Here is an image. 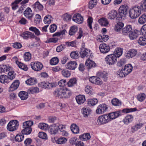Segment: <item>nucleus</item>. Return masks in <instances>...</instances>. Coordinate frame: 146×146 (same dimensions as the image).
<instances>
[{"mask_svg": "<svg viewBox=\"0 0 146 146\" xmlns=\"http://www.w3.org/2000/svg\"><path fill=\"white\" fill-rule=\"evenodd\" d=\"M72 20L78 24H81L83 21V18L80 14L77 13L74 15L72 18Z\"/></svg>", "mask_w": 146, "mask_h": 146, "instance_id": "dca6fc26", "label": "nucleus"}, {"mask_svg": "<svg viewBox=\"0 0 146 146\" xmlns=\"http://www.w3.org/2000/svg\"><path fill=\"white\" fill-rule=\"evenodd\" d=\"M137 53V51L136 49H130L126 54V56L127 58L129 59L134 57Z\"/></svg>", "mask_w": 146, "mask_h": 146, "instance_id": "6ab92c4d", "label": "nucleus"}, {"mask_svg": "<svg viewBox=\"0 0 146 146\" xmlns=\"http://www.w3.org/2000/svg\"><path fill=\"white\" fill-rule=\"evenodd\" d=\"M117 11L116 10H111L108 14V18L110 19H113L117 17Z\"/></svg>", "mask_w": 146, "mask_h": 146, "instance_id": "c756f323", "label": "nucleus"}, {"mask_svg": "<svg viewBox=\"0 0 146 146\" xmlns=\"http://www.w3.org/2000/svg\"><path fill=\"white\" fill-rule=\"evenodd\" d=\"M128 9L129 7L127 5L124 4L120 6L119 9V13L121 18L125 17L127 15Z\"/></svg>", "mask_w": 146, "mask_h": 146, "instance_id": "6e6552de", "label": "nucleus"}, {"mask_svg": "<svg viewBox=\"0 0 146 146\" xmlns=\"http://www.w3.org/2000/svg\"><path fill=\"white\" fill-rule=\"evenodd\" d=\"M142 123H139L135 124L134 125L132 126L131 129V131L132 133H134L138 130L140 129L143 126Z\"/></svg>", "mask_w": 146, "mask_h": 146, "instance_id": "c85d7f7f", "label": "nucleus"}, {"mask_svg": "<svg viewBox=\"0 0 146 146\" xmlns=\"http://www.w3.org/2000/svg\"><path fill=\"white\" fill-rule=\"evenodd\" d=\"M146 98V95L144 93H141L139 94L137 96V98L139 102L143 101Z\"/></svg>", "mask_w": 146, "mask_h": 146, "instance_id": "de8ad7c7", "label": "nucleus"}, {"mask_svg": "<svg viewBox=\"0 0 146 146\" xmlns=\"http://www.w3.org/2000/svg\"><path fill=\"white\" fill-rule=\"evenodd\" d=\"M52 21L53 18L52 16L49 15H47L44 17L43 21L45 24L49 25Z\"/></svg>", "mask_w": 146, "mask_h": 146, "instance_id": "2f4dec72", "label": "nucleus"}, {"mask_svg": "<svg viewBox=\"0 0 146 146\" xmlns=\"http://www.w3.org/2000/svg\"><path fill=\"white\" fill-rule=\"evenodd\" d=\"M117 58L113 54L107 55L105 58V61L107 64L110 65H113L117 61Z\"/></svg>", "mask_w": 146, "mask_h": 146, "instance_id": "20e7f679", "label": "nucleus"}, {"mask_svg": "<svg viewBox=\"0 0 146 146\" xmlns=\"http://www.w3.org/2000/svg\"><path fill=\"white\" fill-rule=\"evenodd\" d=\"M23 57L25 61H29L31 58V54L29 52H26L24 55Z\"/></svg>", "mask_w": 146, "mask_h": 146, "instance_id": "3c124183", "label": "nucleus"}, {"mask_svg": "<svg viewBox=\"0 0 146 146\" xmlns=\"http://www.w3.org/2000/svg\"><path fill=\"white\" fill-rule=\"evenodd\" d=\"M108 106L105 104H102L99 105L96 110V112L98 114H102L107 111Z\"/></svg>", "mask_w": 146, "mask_h": 146, "instance_id": "423d86ee", "label": "nucleus"}, {"mask_svg": "<svg viewBox=\"0 0 146 146\" xmlns=\"http://www.w3.org/2000/svg\"><path fill=\"white\" fill-rule=\"evenodd\" d=\"M125 73V72L124 71L123 68L121 70H119L117 72V74L118 76V77H123L127 75Z\"/></svg>", "mask_w": 146, "mask_h": 146, "instance_id": "e2e57ef3", "label": "nucleus"}, {"mask_svg": "<svg viewBox=\"0 0 146 146\" xmlns=\"http://www.w3.org/2000/svg\"><path fill=\"white\" fill-rule=\"evenodd\" d=\"M38 127L42 130H47L48 128V125L45 123H39L38 124Z\"/></svg>", "mask_w": 146, "mask_h": 146, "instance_id": "6e6d98bb", "label": "nucleus"}, {"mask_svg": "<svg viewBox=\"0 0 146 146\" xmlns=\"http://www.w3.org/2000/svg\"><path fill=\"white\" fill-rule=\"evenodd\" d=\"M19 125L18 122L16 120L10 121L8 124L7 128L10 131H13L16 130Z\"/></svg>", "mask_w": 146, "mask_h": 146, "instance_id": "39448f33", "label": "nucleus"}, {"mask_svg": "<svg viewBox=\"0 0 146 146\" xmlns=\"http://www.w3.org/2000/svg\"><path fill=\"white\" fill-rule=\"evenodd\" d=\"M22 0H15L11 4L12 9L13 10L16 9L18 7V4Z\"/></svg>", "mask_w": 146, "mask_h": 146, "instance_id": "49530a36", "label": "nucleus"}, {"mask_svg": "<svg viewBox=\"0 0 146 146\" xmlns=\"http://www.w3.org/2000/svg\"><path fill=\"white\" fill-rule=\"evenodd\" d=\"M99 49L101 53L106 54L108 53L110 50V46L106 44H101L99 46Z\"/></svg>", "mask_w": 146, "mask_h": 146, "instance_id": "9b49d317", "label": "nucleus"}, {"mask_svg": "<svg viewBox=\"0 0 146 146\" xmlns=\"http://www.w3.org/2000/svg\"><path fill=\"white\" fill-rule=\"evenodd\" d=\"M133 67L131 64H129L126 65L123 69L124 71H125V73L126 75H128L132 71Z\"/></svg>", "mask_w": 146, "mask_h": 146, "instance_id": "cd10ccee", "label": "nucleus"}, {"mask_svg": "<svg viewBox=\"0 0 146 146\" xmlns=\"http://www.w3.org/2000/svg\"><path fill=\"white\" fill-rule=\"evenodd\" d=\"M123 26L124 24L123 23L121 22H119L118 23L117 25L115 26V30L117 31H120Z\"/></svg>", "mask_w": 146, "mask_h": 146, "instance_id": "13d9d810", "label": "nucleus"}, {"mask_svg": "<svg viewBox=\"0 0 146 146\" xmlns=\"http://www.w3.org/2000/svg\"><path fill=\"white\" fill-rule=\"evenodd\" d=\"M98 102V100L97 99H90L88 100V104L89 106H92L95 105Z\"/></svg>", "mask_w": 146, "mask_h": 146, "instance_id": "09e8293b", "label": "nucleus"}, {"mask_svg": "<svg viewBox=\"0 0 146 146\" xmlns=\"http://www.w3.org/2000/svg\"><path fill=\"white\" fill-rule=\"evenodd\" d=\"M58 40V38H50L47 39L45 41V42L46 43H49L50 42H53L54 43H56Z\"/></svg>", "mask_w": 146, "mask_h": 146, "instance_id": "0e129e2a", "label": "nucleus"}, {"mask_svg": "<svg viewBox=\"0 0 146 146\" xmlns=\"http://www.w3.org/2000/svg\"><path fill=\"white\" fill-rule=\"evenodd\" d=\"M66 68L70 70H74L77 67V64L75 61H70L66 65Z\"/></svg>", "mask_w": 146, "mask_h": 146, "instance_id": "5701e85b", "label": "nucleus"}, {"mask_svg": "<svg viewBox=\"0 0 146 146\" xmlns=\"http://www.w3.org/2000/svg\"><path fill=\"white\" fill-rule=\"evenodd\" d=\"M76 100L77 103L80 105L83 104L86 100L85 96L83 95H79L76 96Z\"/></svg>", "mask_w": 146, "mask_h": 146, "instance_id": "4be33fe9", "label": "nucleus"}, {"mask_svg": "<svg viewBox=\"0 0 146 146\" xmlns=\"http://www.w3.org/2000/svg\"><path fill=\"white\" fill-rule=\"evenodd\" d=\"M97 3V0H91L89 3V8L90 9H92L95 7Z\"/></svg>", "mask_w": 146, "mask_h": 146, "instance_id": "5fc2aeb1", "label": "nucleus"}, {"mask_svg": "<svg viewBox=\"0 0 146 146\" xmlns=\"http://www.w3.org/2000/svg\"><path fill=\"white\" fill-rule=\"evenodd\" d=\"M77 83V80L76 78L70 79L67 83L68 86L69 87L73 86Z\"/></svg>", "mask_w": 146, "mask_h": 146, "instance_id": "37998d69", "label": "nucleus"}, {"mask_svg": "<svg viewBox=\"0 0 146 146\" xmlns=\"http://www.w3.org/2000/svg\"><path fill=\"white\" fill-rule=\"evenodd\" d=\"M139 31L137 30L132 31L128 35V36L131 40H133L136 39L138 36Z\"/></svg>", "mask_w": 146, "mask_h": 146, "instance_id": "393cba45", "label": "nucleus"}, {"mask_svg": "<svg viewBox=\"0 0 146 146\" xmlns=\"http://www.w3.org/2000/svg\"><path fill=\"white\" fill-rule=\"evenodd\" d=\"M20 36H21L24 39L27 40L29 38H34L35 37V35L28 31H26L21 33Z\"/></svg>", "mask_w": 146, "mask_h": 146, "instance_id": "ddd939ff", "label": "nucleus"}, {"mask_svg": "<svg viewBox=\"0 0 146 146\" xmlns=\"http://www.w3.org/2000/svg\"><path fill=\"white\" fill-rule=\"evenodd\" d=\"M29 30L34 33L37 36H39L40 35V32L36 27H31L29 28Z\"/></svg>", "mask_w": 146, "mask_h": 146, "instance_id": "603ef678", "label": "nucleus"}, {"mask_svg": "<svg viewBox=\"0 0 146 146\" xmlns=\"http://www.w3.org/2000/svg\"><path fill=\"white\" fill-rule=\"evenodd\" d=\"M58 125L56 123L51 125L49 127L48 132L52 135H55L58 132Z\"/></svg>", "mask_w": 146, "mask_h": 146, "instance_id": "f8f14e48", "label": "nucleus"}, {"mask_svg": "<svg viewBox=\"0 0 146 146\" xmlns=\"http://www.w3.org/2000/svg\"><path fill=\"white\" fill-rule=\"evenodd\" d=\"M33 8L36 12H40L43 9L44 7L38 1H37L33 5Z\"/></svg>", "mask_w": 146, "mask_h": 146, "instance_id": "f3484780", "label": "nucleus"}, {"mask_svg": "<svg viewBox=\"0 0 146 146\" xmlns=\"http://www.w3.org/2000/svg\"><path fill=\"white\" fill-rule=\"evenodd\" d=\"M66 31L65 30H63L61 31L60 32H58L55 33L52 35V36L54 37L55 36H59L61 35H64L65 34Z\"/></svg>", "mask_w": 146, "mask_h": 146, "instance_id": "774afa93", "label": "nucleus"}, {"mask_svg": "<svg viewBox=\"0 0 146 146\" xmlns=\"http://www.w3.org/2000/svg\"><path fill=\"white\" fill-rule=\"evenodd\" d=\"M141 11H141L145 12L146 11V3H142L138 4V5Z\"/></svg>", "mask_w": 146, "mask_h": 146, "instance_id": "680f3d73", "label": "nucleus"}, {"mask_svg": "<svg viewBox=\"0 0 146 146\" xmlns=\"http://www.w3.org/2000/svg\"><path fill=\"white\" fill-rule=\"evenodd\" d=\"M137 110L136 108L123 109L121 111L120 110L114 112H111L107 114L110 122L119 116L121 115V112L125 113H128L135 111Z\"/></svg>", "mask_w": 146, "mask_h": 146, "instance_id": "f257e3e1", "label": "nucleus"}, {"mask_svg": "<svg viewBox=\"0 0 146 146\" xmlns=\"http://www.w3.org/2000/svg\"><path fill=\"white\" fill-rule=\"evenodd\" d=\"M85 65L88 68H89L94 67L96 66V64L94 61L89 59L86 60Z\"/></svg>", "mask_w": 146, "mask_h": 146, "instance_id": "72a5a7b5", "label": "nucleus"}, {"mask_svg": "<svg viewBox=\"0 0 146 146\" xmlns=\"http://www.w3.org/2000/svg\"><path fill=\"white\" fill-rule=\"evenodd\" d=\"M123 49L120 48H117L114 50L113 54L115 55L116 57L119 58L122 55L123 53Z\"/></svg>", "mask_w": 146, "mask_h": 146, "instance_id": "7c9ffc66", "label": "nucleus"}, {"mask_svg": "<svg viewBox=\"0 0 146 146\" xmlns=\"http://www.w3.org/2000/svg\"><path fill=\"white\" fill-rule=\"evenodd\" d=\"M63 88L56 89L53 92V94L56 97L61 98H62Z\"/></svg>", "mask_w": 146, "mask_h": 146, "instance_id": "412c9836", "label": "nucleus"}, {"mask_svg": "<svg viewBox=\"0 0 146 146\" xmlns=\"http://www.w3.org/2000/svg\"><path fill=\"white\" fill-rule=\"evenodd\" d=\"M19 80L15 81L9 87V92H12L16 90L19 87Z\"/></svg>", "mask_w": 146, "mask_h": 146, "instance_id": "b1692460", "label": "nucleus"}, {"mask_svg": "<svg viewBox=\"0 0 146 146\" xmlns=\"http://www.w3.org/2000/svg\"><path fill=\"white\" fill-rule=\"evenodd\" d=\"M33 123L32 121H27L23 123V129L21 132L23 134L29 135L30 134L32 130L31 127L33 125Z\"/></svg>", "mask_w": 146, "mask_h": 146, "instance_id": "f03ea898", "label": "nucleus"}, {"mask_svg": "<svg viewBox=\"0 0 146 146\" xmlns=\"http://www.w3.org/2000/svg\"><path fill=\"white\" fill-rule=\"evenodd\" d=\"M98 22L102 26H106L109 24L108 21L107 19L105 18H102L98 20Z\"/></svg>", "mask_w": 146, "mask_h": 146, "instance_id": "58836bf2", "label": "nucleus"}, {"mask_svg": "<svg viewBox=\"0 0 146 146\" xmlns=\"http://www.w3.org/2000/svg\"><path fill=\"white\" fill-rule=\"evenodd\" d=\"M29 94H34L38 93L39 92V89L37 87L31 88L28 90Z\"/></svg>", "mask_w": 146, "mask_h": 146, "instance_id": "864d4df0", "label": "nucleus"}, {"mask_svg": "<svg viewBox=\"0 0 146 146\" xmlns=\"http://www.w3.org/2000/svg\"><path fill=\"white\" fill-rule=\"evenodd\" d=\"M16 63L20 68L25 71L27 70L28 67L26 65L20 62L18 60L16 61Z\"/></svg>", "mask_w": 146, "mask_h": 146, "instance_id": "e433bc0d", "label": "nucleus"}, {"mask_svg": "<svg viewBox=\"0 0 146 146\" xmlns=\"http://www.w3.org/2000/svg\"><path fill=\"white\" fill-rule=\"evenodd\" d=\"M138 42L141 45H145L146 44V36L140 37Z\"/></svg>", "mask_w": 146, "mask_h": 146, "instance_id": "79ce46f5", "label": "nucleus"}, {"mask_svg": "<svg viewBox=\"0 0 146 146\" xmlns=\"http://www.w3.org/2000/svg\"><path fill=\"white\" fill-rule=\"evenodd\" d=\"M59 62L58 58L56 57L52 58L50 60V64L51 65H54L57 64Z\"/></svg>", "mask_w": 146, "mask_h": 146, "instance_id": "bf43d9fd", "label": "nucleus"}, {"mask_svg": "<svg viewBox=\"0 0 146 146\" xmlns=\"http://www.w3.org/2000/svg\"><path fill=\"white\" fill-rule=\"evenodd\" d=\"M132 27L131 25H127L125 26L122 30V33L124 35H127L132 31Z\"/></svg>", "mask_w": 146, "mask_h": 146, "instance_id": "a211bd4d", "label": "nucleus"}, {"mask_svg": "<svg viewBox=\"0 0 146 146\" xmlns=\"http://www.w3.org/2000/svg\"><path fill=\"white\" fill-rule=\"evenodd\" d=\"M138 22L141 24H144L146 22V13L143 14L139 17Z\"/></svg>", "mask_w": 146, "mask_h": 146, "instance_id": "c03bdc74", "label": "nucleus"}, {"mask_svg": "<svg viewBox=\"0 0 146 146\" xmlns=\"http://www.w3.org/2000/svg\"><path fill=\"white\" fill-rule=\"evenodd\" d=\"M111 103L115 106H119L121 105V102L116 98H113L111 101Z\"/></svg>", "mask_w": 146, "mask_h": 146, "instance_id": "a19ab883", "label": "nucleus"}, {"mask_svg": "<svg viewBox=\"0 0 146 146\" xmlns=\"http://www.w3.org/2000/svg\"><path fill=\"white\" fill-rule=\"evenodd\" d=\"M82 112L84 117H88L90 114L91 110L90 108H84L82 109Z\"/></svg>", "mask_w": 146, "mask_h": 146, "instance_id": "473e14b6", "label": "nucleus"}, {"mask_svg": "<svg viewBox=\"0 0 146 146\" xmlns=\"http://www.w3.org/2000/svg\"><path fill=\"white\" fill-rule=\"evenodd\" d=\"M26 83L28 85H33L37 83V79L35 78H30L25 81Z\"/></svg>", "mask_w": 146, "mask_h": 146, "instance_id": "bb28decb", "label": "nucleus"}, {"mask_svg": "<svg viewBox=\"0 0 146 146\" xmlns=\"http://www.w3.org/2000/svg\"><path fill=\"white\" fill-rule=\"evenodd\" d=\"M19 96L22 100L27 99L28 97V94L26 92L22 91L20 92L19 94Z\"/></svg>", "mask_w": 146, "mask_h": 146, "instance_id": "4c0bfd02", "label": "nucleus"}, {"mask_svg": "<svg viewBox=\"0 0 146 146\" xmlns=\"http://www.w3.org/2000/svg\"><path fill=\"white\" fill-rule=\"evenodd\" d=\"M24 136L23 135L17 134L15 138V140L18 142H20L22 141L24 139Z\"/></svg>", "mask_w": 146, "mask_h": 146, "instance_id": "69168bd1", "label": "nucleus"}, {"mask_svg": "<svg viewBox=\"0 0 146 146\" xmlns=\"http://www.w3.org/2000/svg\"><path fill=\"white\" fill-rule=\"evenodd\" d=\"M78 52L76 51L72 52L70 54L71 58L73 59H77L78 57Z\"/></svg>", "mask_w": 146, "mask_h": 146, "instance_id": "338daca9", "label": "nucleus"}, {"mask_svg": "<svg viewBox=\"0 0 146 146\" xmlns=\"http://www.w3.org/2000/svg\"><path fill=\"white\" fill-rule=\"evenodd\" d=\"M133 119V116L132 115L128 114L126 115L123 120V122L125 125H127L131 123Z\"/></svg>", "mask_w": 146, "mask_h": 146, "instance_id": "aec40b11", "label": "nucleus"}, {"mask_svg": "<svg viewBox=\"0 0 146 146\" xmlns=\"http://www.w3.org/2000/svg\"><path fill=\"white\" fill-rule=\"evenodd\" d=\"M70 129L72 132L75 134L78 133L79 131L78 127L76 124H73L71 125Z\"/></svg>", "mask_w": 146, "mask_h": 146, "instance_id": "c9c22d12", "label": "nucleus"}, {"mask_svg": "<svg viewBox=\"0 0 146 146\" xmlns=\"http://www.w3.org/2000/svg\"><path fill=\"white\" fill-rule=\"evenodd\" d=\"M97 122L99 125H103L110 122L107 114H104L98 117Z\"/></svg>", "mask_w": 146, "mask_h": 146, "instance_id": "1a4fd4ad", "label": "nucleus"}, {"mask_svg": "<svg viewBox=\"0 0 146 146\" xmlns=\"http://www.w3.org/2000/svg\"><path fill=\"white\" fill-rule=\"evenodd\" d=\"M10 82L6 75H1L0 76V82L3 84L8 83Z\"/></svg>", "mask_w": 146, "mask_h": 146, "instance_id": "ea45409f", "label": "nucleus"}, {"mask_svg": "<svg viewBox=\"0 0 146 146\" xmlns=\"http://www.w3.org/2000/svg\"><path fill=\"white\" fill-rule=\"evenodd\" d=\"M80 53L81 58H84L91 55L92 51L89 49L85 48L83 47L81 49Z\"/></svg>", "mask_w": 146, "mask_h": 146, "instance_id": "4468645a", "label": "nucleus"}, {"mask_svg": "<svg viewBox=\"0 0 146 146\" xmlns=\"http://www.w3.org/2000/svg\"><path fill=\"white\" fill-rule=\"evenodd\" d=\"M62 98H69L71 95L72 92L67 88H63Z\"/></svg>", "mask_w": 146, "mask_h": 146, "instance_id": "a878e982", "label": "nucleus"}, {"mask_svg": "<svg viewBox=\"0 0 146 146\" xmlns=\"http://www.w3.org/2000/svg\"><path fill=\"white\" fill-rule=\"evenodd\" d=\"M71 74L70 72L66 69H63L61 71V74L64 78H68L70 77Z\"/></svg>", "mask_w": 146, "mask_h": 146, "instance_id": "a18cd8bd", "label": "nucleus"}, {"mask_svg": "<svg viewBox=\"0 0 146 146\" xmlns=\"http://www.w3.org/2000/svg\"><path fill=\"white\" fill-rule=\"evenodd\" d=\"M78 29V27L76 26L72 27L69 31V35H73L77 31Z\"/></svg>", "mask_w": 146, "mask_h": 146, "instance_id": "052dcab7", "label": "nucleus"}, {"mask_svg": "<svg viewBox=\"0 0 146 146\" xmlns=\"http://www.w3.org/2000/svg\"><path fill=\"white\" fill-rule=\"evenodd\" d=\"M38 85L41 88L47 89L52 88L55 86L54 83H50L48 82H41L38 84Z\"/></svg>", "mask_w": 146, "mask_h": 146, "instance_id": "9d476101", "label": "nucleus"}, {"mask_svg": "<svg viewBox=\"0 0 146 146\" xmlns=\"http://www.w3.org/2000/svg\"><path fill=\"white\" fill-rule=\"evenodd\" d=\"M23 14L26 17L30 20H31L34 16V14L31 9L29 7L26 8L24 11Z\"/></svg>", "mask_w": 146, "mask_h": 146, "instance_id": "2eb2a0df", "label": "nucleus"}, {"mask_svg": "<svg viewBox=\"0 0 146 146\" xmlns=\"http://www.w3.org/2000/svg\"><path fill=\"white\" fill-rule=\"evenodd\" d=\"M16 74L14 71H10L8 73L7 78L9 80H12L15 78Z\"/></svg>", "mask_w": 146, "mask_h": 146, "instance_id": "4d7b16f0", "label": "nucleus"}, {"mask_svg": "<svg viewBox=\"0 0 146 146\" xmlns=\"http://www.w3.org/2000/svg\"><path fill=\"white\" fill-rule=\"evenodd\" d=\"M30 65L32 69L36 71L41 70L43 68V65L38 61L33 62H31Z\"/></svg>", "mask_w": 146, "mask_h": 146, "instance_id": "0eeeda50", "label": "nucleus"}, {"mask_svg": "<svg viewBox=\"0 0 146 146\" xmlns=\"http://www.w3.org/2000/svg\"><path fill=\"white\" fill-rule=\"evenodd\" d=\"M99 77L106 81L108 78V74L105 71L100 72L98 73Z\"/></svg>", "mask_w": 146, "mask_h": 146, "instance_id": "8fccbe9b", "label": "nucleus"}, {"mask_svg": "<svg viewBox=\"0 0 146 146\" xmlns=\"http://www.w3.org/2000/svg\"><path fill=\"white\" fill-rule=\"evenodd\" d=\"M80 140L83 141H87L89 140L91 138L90 134L89 133H85L79 136Z\"/></svg>", "mask_w": 146, "mask_h": 146, "instance_id": "f704fd0d", "label": "nucleus"}, {"mask_svg": "<svg viewBox=\"0 0 146 146\" xmlns=\"http://www.w3.org/2000/svg\"><path fill=\"white\" fill-rule=\"evenodd\" d=\"M129 16L131 19H135L139 17L141 13V10L138 5L132 7L129 11Z\"/></svg>", "mask_w": 146, "mask_h": 146, "instance_id": "7ed1b4c3", "label": "nucleus"}]
</instances>
